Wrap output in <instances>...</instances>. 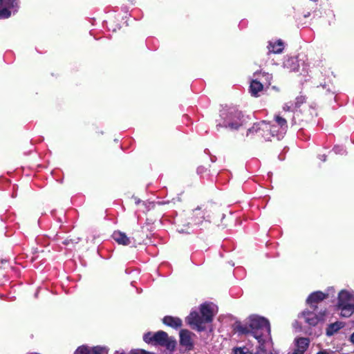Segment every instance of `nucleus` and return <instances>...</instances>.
<instances>
[{
	"mask_svg": "<svg viewBox=\"0 0 354 354\" xmlns=\"http://www.w3.org/2000/svg\"><path fill=\"white\" fill-rule=\"evenodd\" d=\"M326 313V308H321L320 310H313L308 307V308L302 312L301 315L304 318L306 323L310 326H315L319 322L324 320Z\"/></svg>",
	"mask_w": 354,
	"mask_h": 354,
	"instance_id": "nucleus-6",
	"label": "nucleus"
},
{
	"mask_svg": "<svg viewBox=\"0 0 354 354\" xmlns=\"http://www.w3.org/2000/svg\"><path fill=\"white\" fill-rule=\"evenodd\" d=\"M265 87L256 79L252 80L250 84V92L253 97H259V92L262 91Z\"/></svg>",
	"mask_w": 354,
	"mask_h": 354,
	"instance_id": "nucleus-16",
	"label": "nucleus"
},
{
	"mask_svg": "<svg viewBox=\"0 0 354 354\" xmlns=\"http://www.w3.org/2000/svg\"><path fill=\"white\" fill-rule=\"evenodd\" d=\"M337 307L343 317H349L354 313V295L342 290L338 295Z\"/></svg>",
	"mask_w": 354,
	"mask_h": 354,
	"instance_id": "nucleus-4",
	"label": "nucleus"
},
{
	"mask_svg": "<svg viewBox=\"0 0 354 354\" xmlns=\"http://www.w3.org/2000/svg\"><path fill=\"white\" fill-rule=\"evenodd\" d=\"M230 122L225 127L237 130L248 122L249 116L245 115L241 111L235 110L230 113Z\"/></svg>",
	"mask_w": 354,
	"mask_h": 354,
	"instance_id": "nucleus-7",
	"label": "nucleus"
},
{
	"mask_svg": "<svg viewBox=\"0 0 354 354\" xmlns=\"http://www.w3.org/2000/svg\"><path fill=\"white\" fill-rule=\"evenodd\" d=\"M162 323L172 328L177 329L183 326L182 320L177 317L166 315L162 318Z\"/></svg>",
	"mask_w": 354,
	"mask_h": 354,
	"instance_id": "nucleus-14",
	"label": "nucleus"
},
{
	"mask_svg": "<svg viewBox=\"0 0 354 354\" xmlns=\"http://www.w3.org/2000/svg\"><path fill=\"white\" fill-rule=\"evenodd\" d=\"M269 127L265 121L254 123L253 126L248 129L246 136L248 137L250 134H257L259 136H263V133L268 131Z\"/></svg>",
	"mask_w": 354,
	"mask_h": 354,
	"instance_id": "nucleus-11",
	"label": "nucleus"
},
{
	"mask_svg": "<svg viewBox=\"0 0 354 354\" xmlns=\"http://www.w3.org/2000/svg\"><path fill=\"white\" fill-rule=\"evenodd\" d=\"M342 327V323L335 322L328 325L326 328V335L328 336L333 335L335 333L337 332Z\"/></svg>",
	"mask_w": 354,
	"mask_h": 354,
	"instance_id": "nucleus-20",
	"label": "nucleus"
},
{
	"mask_svg": "<svg viewBox=\"0 0 354 354\" xmlns=\"http://www.w3.org/2000/svg\"><path fill=\"white\" fill-rule=\"evenodd\" d=\"M328 297V294H325L322 291H316L311 293L306 299V304L308 307L313 310H320L321 308H326L322 306L323 301Z\"/></svg>",
	"mask_w": 354,
	"mask_h": 354,
	"instance_id": "nucleus-8",
	"label": "nucleus"
},
{
	"mask_svg": "<svg viewBox=\"0 0 354 354\" xmlns=\"http://www.w3.org/2000/svg\"><path fill=\"white\" fill-rule=\"evenodd\" d=\"M310 340L307 337H299L297 339V350L301 354L307 350L309 346Z\"/></svg>",
	"mask_w": 354,
	"mask_h": 354,
	"instance_id": "nucleus-18",
	"label": "nucleus"
},
{
	"mask_svg": "<svg viewBox=\"0 0 354 354\" xmlns=\"http://www.w3.org/2000/svg\"><path fill=\"white\" fill-rule=\"evenodd\" d=\"M129 354H151L145 350H133L131 351Z\"/></svg>",
	"mask_w": 354,
	"mask_h": 354,
	"instance_id": "nucleus-26",
	"label": "nucleus"
},
{
	"mask_svg": "<svg viewBox=\"0 0 354 354\" xmlns=\"http://www.w3.org/2000/svg\"><path fill=\"white\" fill-rule=\"evenodd\" d=\"M143 340L153 346L165 347L167 350L172 351L176 346V341L172 337L163 330H158L156 333L148 332L143 336Z\"/></svg>",
	"mask_w": 354,
	"mask_h": 354,
	"instance_id": "nucleus-3",
	"label": "nucleus"
},
{
	"mask_svg": "<svg viewBox=\"0 0 354 354\" xmlns=\"http://www.w3.org/2000/svg\"><path fill=\"white\" fill-rule=\"evenodd\" d=\"M93 354H108V351L106 348L102 346H94L92 349Z\"/></svg>",
	"mask_w": 354,
	"mask_h": 354,
	"instance_id": "nucleus-22",
	"label": "nucleus"
},
{
	"mask_svg": "<svg viewBox=\"0 0 354 354\" xmlns=\"http://www.w3.org/2000/svg\"><path fill=\"white\" fill-rule=\"evenodd\" d=\"M112 237L120 245H129L131 243V237H128L125 233L120 231H115L112 234Z\"/></svg>",
	"mask_w": 354,
	"mask_h": 354,
	"instance_id": "nucleus-15",
	"label": "nucleus"
},
{
	"mask_svg": "<svg viewBox=\"0 0 354 354\" xmlns=\"http://www.w3.org/2000/svg\"><path fill=\"white\" fill-rule=\"evenodd\" d=\"M234 330L239 335L250 334L259 342H264L263 338L265 333L270 335L271 328L269 321L262 317L250 316L248 323L242 324L241 322H236L234 324Z\"/></svg>",
	"mask_w": 354,
	"mask_h": 354,
	"instance_id": "nucleus-1",
	"label": "nucleus"
},
{
	"mask_svg": "<svg viewBox=\"0 0 354 354\" xmlns=\"http://www.w3.org/2000/svg\"><path fill=\"white\" fill-rule=\"evenodd\" d=\"M75 354H91V351L87 346H81L77 348Z\"/></svg>",
	"mask_w": 354,
	"mask_h": 354,
	"instance_id": "nucleus-23",
	"label": "nucleus"
},
{
	"mask_svg": "<svg viewBox=\"0 0 354 354\" xmlns=\"http://www.w3.org/2000/svg\"><path fill=\"white\" fill-rule=\"evenodd\" d=\"M80 241L81 238L75 235H69L62 241V244L68 247H75Z\"/></svg>",
	"mask_w": 354,
	"mask_h": 354,
	"instance_id": "nucleus-19",
	"label": "nucleus"
},
{
	"mask_svg": "<svg viewBox=\"0 0 354 354\" xmlns=\"http://www.w3.org/2000/svg\"><path fill=\"white\" fill-rule=\"evenodd\" d=\"M218 207L213 203H208L203 205V209L196 208L194 210V216L197 223L207 221L209 222L215 221V215L218 212Z\"/></svg>",
	"mask_w": 354,
	"mask_h": 354,
	"instance_id": "nucleus-5",
	"label": "nucleus"
},
{
	"mask_svg": "<svg viewBox=\"0 0 354 354\" xmlns=\"http://www.w3.org/2000/svg\"><path fill=\"white\" fill-rule=\"evenodd\" d=\"M200 313L193 311L186 317V322L192 329L198 332L206 330L205 324L212 323L214 319L213 309L210 304L204 303L200 306Z\"/></svg>",
	"mask_w": 354,
	"mask_h": 354,
	"instance_id": "nucleus-2",
	"label": "nucleus"
},
{
	"mask_svg": "<svg viewBox=\"0 0 354 354\" xmlns=\"http://www.w3.org/2000/svg\"><path fill=\"white\" fill-rule=\"evenodd\" d=\"M16 4V0H0V19H7L11 15L10 9Z\"/></svg>",
	"mask_w": 354,
	"mask_h": 354,
	"instance_id": "nucleus-10",
	"label": "nucleus"
},
{
	"mask_svg": "<svg viewBox=\"0 0 354 354\" xmlns=\"http://www.w3.org/2000/svg\"><path fill=\"white\" fill-rule=\"evenodd\" d=\"M317 354H330V353H329L326 350H322L319 351Z\"/></svg>",
	"mask_w": 354,
	"mask_h": 354,
	"instance_id": "nucleus-28",
	"label": "nucleus"
},
{
	"mask_svg": "<svg viewBox=\"0 0 354 354\" xmlns=\"http://www.w3.org/2000/svg\"><path fill=\"white\" fill-rule=\"evenodd\" d=\"M195 334L187 329H182L180 331V344L181 346L186 348L187 351H192L194 349V342L192 337Z\"/></svg>",
	"mask_w": 354,
	"mask_h": 354,
	"instance_id": "nucleus-9",
	"label": "nucleus"
},
{
	"mask_svg": "<svg viewBox=\"0 0 354 354\" xmlns=\"http://www.w3.org/2000/svg\"><path fill=\"white\" fill-rule=\"evenodd\" d=\"M284 48V44L281 39H278L276 42H270L268 45V49L270 53L275 54H279L282 53Z\"/></svg>",
	"mask_w": 354,
	"mask_h": 354,
	"instance_id": "nucleus-17",
	"label": "nucleus"
},
{
	"mask_svg": "<svg viewBox=\"0 0 354 354\" xmlns=\"http://www.w3.org/2000/svg\"><path fill=\"white\" fill-rule=\"evenodd\" d=\"M134 202L136 205H138L140 203V200L137 197H133Z\"/></svg>",
	"mask_w": 354,
	"mask_h": 354,
	"instance_id": "nucleus-29",
	"label": "nucleus"
},
{
	"mask_svg": "<svg viewBox=\"0 0 354 354\" xmlns=\"http://www.w3.org/2000/svg\"><path fill=\"white\" fill-rule=\"evenodd\" d=\"M254 77L266 88H268L271 84L272 75L270 73L261 71L256 72L254 73Z\"/></svg>",
	"mask_w": 354,
	"mask_h": 354,
	"instance_id": "nucleus-12",
	"label": "nucleus"
},
{
	"mask_svg": "<svg viewBox=\"0 0 354 354\" xmlns=\"http://www.w3.org/2000/svg\"><path fill=\"white\" fill-rule=\"evenodd\" d=\"M299 116V112L297 111V112L294 113V115L292 119V124H300L301 122H303V120H299V121L297 120V117L298 118Z\"/></svg>",
	"mask_w": 354,
	"mask_h": 354,
	"instance_id": "nucleus-25",
	"label": "nucleus"
},
{
	"mask_svg": "<svg viewBox=\"0 0 354 354\" xmlns=\"http://www.w3.org/2000/svg\"><path fill=\"white\" fill-rule=\"evenodd\" d=\"M292 104L288 105V104H286L283 106V110L285 111H290L292 110Z\"/></svg>",
	"mask_w": 354,
	"mask_h": 354,
	"instance_id": "nucleus-27",
	"label": "nucleus"
},
{
	"mask_svg": "<svg viewBox=\"0 0 354 354\" xmlns=\"http://www.w3.org/2000/svg\"><path fill=\"white\" fill-rule=\"evenodd\" d=\"M351 342L354 344V333L351 335Z\"/></svg>",
	"mask_w": 354,
	"mask_h": 354,
	"instance_id": "nucleus-30",
	"label": "nucleus"
},
{
	"mask_svg": "<svg viewBox=\"0 0 354 354\" xmlns=\"http://www.w3.org/2000/svg\"><path fill=\"white\" fill-rule=\"evenodd\" d=\"M274 120L277 123V124L281 128L288 127L287 121L284 118L277 115L274 117Z\"/></svg>",
	"mask_w": 354,
	"mask_h": 354,
	"instance_id": "nucleus-21",
	"label": "nucleus"
},
{
	"mask_svg": "<svg viewBox=\"0 0 354 354\" xmlns=\"http://www.w3.org/2000/svg\"><path fill=\"white\" fill-rule=\"evenodd\" d=\"M131 240L134 245H140L145 243L147 239V234L144 232L143 227L134 230L131 234Z\"/></svg>",
	"mask_w": 354,
	"mask_h": 354,
	"instance_id": "nucleus-13",
	"label": "nucleus"
},
{
	"mask_svg": "<svg viewBox=\"0 0 354 354\" xmlns=\"http://www.w3.org/2000/svg\"><path fill=\"white\" fill-rule=\"evenodd\" d=\"M306 97L304 95H299L295 98V108L299 107L302 104L306 102Z\"/></svg>",
	"mask_w": 354,
	"mask_h": 354,
	"instance_id": "nucleus-24",
	"label": "nucleus"
},
{
	"mask_svg": "<svg viewBox=\"0 0 354 354\" xmlns=\"http://www.w3.org/2000/svg\"><path fill=\"white\" fill-rule=\"evenodd\" d=\"M290 354H301V353H299V351H297V350H295L292 353Z\"/></svg>",
	"mask_w": 354,
	"mask_h": 354,
	"instance_id": "nucleus-31",
	"label": "nucleus"
},
{
	"mask_svg": "<svg viewBox=\"0 0 354 354\" xmlns=\"http://www.w3.org/2000/svg\"><path fill=\"white\" fill-rule=\"evenodd\" d=\"M221 124H217L216 125V128H217V130H219V129L221 127Z\"/></svg>",
	"mask_w": 354,
	"mask_h": 354,
	"instance_id": "nucleus-32",
	"label": "nucleus"
}]
</instances>
